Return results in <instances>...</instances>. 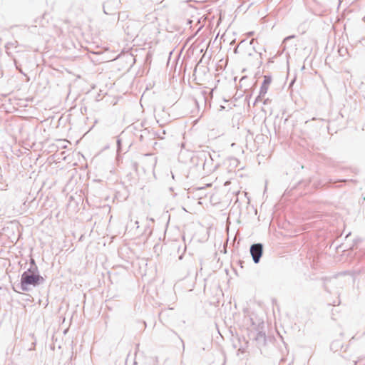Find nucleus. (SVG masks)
<instances>
[{
  "label": "nucleus",
  "mask_w": 365,
  "mask_h": 365,
  "mask_svg": "<svg viewBox=\"0 0 365 365\" xmlns=\"http://www.w3.org/2000/svg\"><path fill=\"white\" fill-rule=\"evenodd\" d=\"M42 280L43 278L41 276L34 274L30 270L24 272L21 278V289L26 291L29 289V286H36Z\"/></svg>",
  "instance_id": "1"
},
{
  "label": "nucleus",
  "mask_w": 365,
  "mask_h": 365,
  "mask_svg": "<svg viewBox=\"0 0 365 365\" xmlns=\"http://www.w3.org/2000/svg\"><path fill=\"white\" fill-rule=\"evenodd\" d=\"M250 253L255 263H258L262 255V245L261 244L252 245L250 247Z\"/></svg>",
  "instance_id": "2"
},
{
  "label": "nucleus",
  "mask_w": 365,
  "mask_h": 365,
  "mask_svg": "<svg viewBox=\"0 0 365 365\" xmlns=\"http://www.w3.org/2000/svg\"><path fill=\"white\" fill-rule=\"evenodd\" d=\"M272 82V78L270 76H264V81L261 87V93L265 94L267 93L269 86Z\"/></svg>",
  "instance_id": "3"
}]
</instances>
